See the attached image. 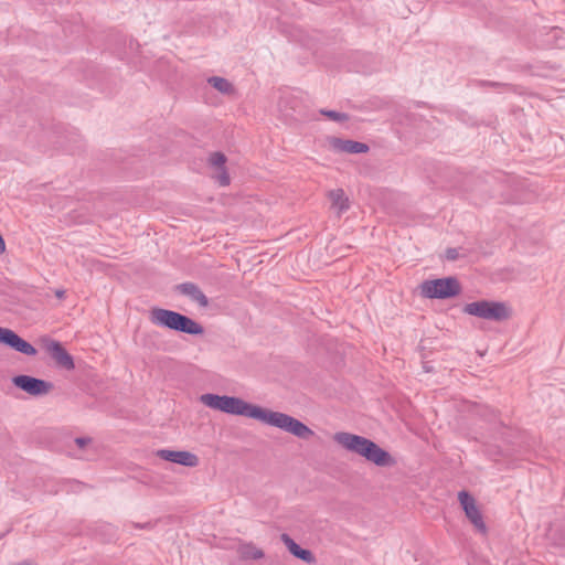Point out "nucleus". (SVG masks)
Wrapping results in <instances>:
<instances>
[{
  "instance_id": "f257e3e1",
  "label": "nucleus",
  "mask_w": 565,
  "mask_h": 565,
  "mask_svg": "<svg viewBox=\"0 0 565 565\" xmlns=\"http://www.w3.org/2000/svg\"><path fill=\"white\" fill-rule=\"evenodd\" d=\"M199 399L203 405L212 409L257 419L301 439H309L315 435L312 429L297 418L248 403L239 397L206 393L202 394Z\"/></svg>"
},
{
  "instance_id": "f03ea898",
  "label": "nucleus",
  "mask_w": 565,
  "mask_h": 565,
  "mask_svg": "<svg viewBox=\"0 0 565 565\" xmlns=\"http://www.w3.org/2000/svg\"><path fill=\"white\" fill-rule=\"evenodd\" d=\"M333 440L345 450L364 457L367 461L379 467H391L395 465V459L390 452L363 436L339 431L333 435Z\"/></svg>"
},
{
  "instance_id": "7ed1b4c3",
  "label": "nucleus",
  "mask_w": 565,
  "mask_h": 565,
  "mask_svg": "<svg viewBox=\"0 0 565 565\" xmlns=\"http://www.w3.org/2000/svg\"><path fill=\"white\" fill-rule=\"evenodd\" d=\"M149 320L154 326L164 327L191 335H201L204 333V328L200 323L188 316L169 309L159 307L152 308L149 312Z\"/></svg>"
},
{
  "instance_id": "20e7f679",
  "label": "nucleus",
  "mask_w": 565,
  "mask_h": 565,
  "mask_svg": "<svg viewBox=\"0 0 565 565\" xmlns=\"http://www.w3.org/2000/svg\"><path fill=\"white\" fill-rule=\"evenodd\" d=\"M463 312L498 322L508 320L511 317V310L505 303L488 300L467 303L463 308Z\"/></svg>"
},
{
  "instance_id": "39448f33",
  "label": "nucleus",
  "mask_w": 565,
  "mask_h": 565,
  "mask_svg": "<svg viewBox=\"0 0 565 565\" xmlns=\"http://www.w3.org/2000/svg\"><path fill=\"white\" fill-rule=\"evenodd\" d=\"M460 290V285L455 277L426 280L420 285V292L426 298H451L459 295Z\"/></svg>"
},
{
  "instance_id": "423d86ee",
  "label": "nucleus",
  "mask_w": 565,
  "mask_h": 565,
  "mask_svg": "<svg viewBox=\"0 0 565 565\" xmlns=\"http://www.w3.org/2000/svg\"><path fill=\"white\" fill-rule=\"evenodd\" d=\"M12 383L20 390L32 396H43L49 394L54 385L51 382L40 380L30 375H18L12 379Z\"/></svg>"
},
{
  "instance_id": "0eeeda50",
  "label": "nucleus",
  "mask_w": 565,
  "mask_h": 565,
  "mask_svg": "<svg viewBox=\"0 0 565 565\" xmlns=\"http://www.w3.org/2000/svg\"><path fill=\"white\" fill-rule=\"evenodd\" d=\"M458 500L467 519L471 522L475 529L480 533H486L487 526L483 522V518L477 505L476 499L467 491H460L458 493Z\"/></svg>"
},
{
  "instance_id": "6e6552de",
  "label": "nucleus",
  "mask_w": 565,
  "mask_h": 565,
  "mask_svg": "<svg viewBox=\"0 0 565 565\" xmlns=\"http://www.w3.org/2000/svg\"><path fill=\"white\" fill-rule=\"evenodd\" d=\"M0 343L6 344L25 355L33 356L38 353L36 349L31 343L26 342L14 331L8 328L0 327Z\"/></svg>"
},
{
  "instance_id": "1a4fd4ad",
  "label": "nucleus",
  "mask_w": 565,
  "mask_h": 565,
  "mask_svg": "<svg viewBox=\"0 0 565 565\" xmlns=\"http://www.w3.org/2000/svg\"><path fill=\"white\" fill-rule=\"evenodd\" d=\"M44 349L54 360L57 366L68 371L75 367L73 358L60 342L55 340H46L44 342Z\"/></svg>"
},
{
  "instance_id": "9d476101",
  "label": "nucleus",
  "mask_w": 565,
  "mask_h": 565,
  "mask_svg": "<svg viewBox=\"0 0 565 565\" xmlns=\"http://www.w3.org/2000/svg\"><path fill=\"white\" fill-rule=\"evenodd\" d=\"M156 455L162 460L178 463L184 467L193 468L199 465L198 456L186 450L160 449L156 452Z\"/></svg>"
},
{
  "instance_id": "9b49d317",
  "label": "nucleus",
  "mask_w": 565,
  "mask_h": 565,
  "mask_svg": "<svg viewBox=\"0 0 565 565\" xmlns=\"http://www.w3.org/2000/svg\"><path fill=\"white\" fill-rule=\"evenodd\" d=\"M329 143L332 149L347 152V153H365L369 151V146L366 143L354 141V140H344L337 137H331L329 139Z\"/></svg>"
},
{
  "instance_id": "f8f14e48",
  "label": "nucleus",
  "mask_w": 565,
  "mask_h": 565,
  "mask_svg": "<svg viewBox=\"0 0 565 565\" xmlns=\"http://www.w3.org/2000/svg\"><path fill=\"white\" fill-rule=\"evenodd\" d=\"M282 543L286 545L288 551L297 558L312 564L316 562V557L311 551L301 548L288 534L284 533L280 536Z\"/></svg>"
},
{
  "instance_id": "ddd939ff",
  "label": "nucleus",
  "mask_w": 565,
  "mask_h": 565,
  "mask_svg": "<svg viewBox=\"0 0 565 565\" xmlns=\"http://www.w3.org/2000/svg\"><path fill=\"white\" fill-rule=\"evenodd\" d=\"M177 290L198 302L201 307L209 306V299L200 289V287L193 282H184L177 286Z\"/></svg>"
},
{
  "instance_id": "4468645a",
  "label": "nucleus",
  "mask_w": 565,
  "mask_h": 565,
  "mask_svg": "<svg viewBox=\"0 0 565 565\" xmlns=\"http://www.w3.org/2000/svg\"><path fill=\"white\" fill-rule=\"evenodd\" d=\"M328 198L331 201V209L335 210L338 217L350 209V200L342 189L329 191Z\"/></svg>"
},
{
  "instance_id": "2eb2a0df",
  "label": "nucleus",
  "mask_w": 565,
  "mask_h": 565,
  "mask_svg": "<svg viewBox=\"0 0 565 565\" xmlns=\"http://www.w3.org/2000/svg\"><path fill=\"white\" fill-rule=\"evenodd\" d=\"M237 553L242 559H260L264 557L263 550L258 548L253 543L241 544L237 548Z\"/></svg>"
},
{
  "instance_id": "dca6fc26",
  "label": "nucleus",
  "mask_w": 565,
  "mask_h": 565,
  "mask_svg": "<svg viewBox=\"0 0 565 565\" xmlns=\"http://www.w3.org/2000/svg\"><path fill=\"white\" fill-rule=\"evenodd\" d=\"M207 83L213 86L216 90L225 95H233L235 89L232 83H230L226 78L212 76L207 79Z\"/></svg>"
},
{
  "instance_id": "f3484780",
  "label": "nucleus",
  "mask_w": 565,
  "mask_h": 565,
  "mask_svg": "<svg viewBox=\"0 0 565 565\" xmlns=\"http://www.w3.org/2000/svg\"><path fill=\"white\" fill-rule=\"evenodd\" d=\"M548 45L555 46V47H563L565 45V36L564 32L558 29L554 28L548 33V39L546 40Z\"/></svg>"
},
{
  "instance_id": "a211bd4d",
  "label": "nucleus",
  "mask_w": 565,
  "mask_h": 565,
  "mask_svg": "<svg viewBox=\"0 0 565 565\" xmlns=\"http://www.w3.org/2000/svg\"><path fill=\"white\" fill-rule=\"evenodd\" d=\"M226 161V156L220 151L212 152L209 157V164L215 170L225 168Z\"/></svg>"
},
{
  "instance_id": "6ab92c4d",
  "label": "nucleus",
  "mask_w": 565,
  "mask_h": 565,
  "mask_svg": "<svg viewBox=\"0 0 565 565\" xmlns=\"http://www.w3.org/2000/svg\"><path fill=\"white\" fill-rule=\"evenodd\" d=\"M212 178L214 180H216L217 183L221 186H226L231 182V178L228 175V172H227L226 168H222L220 170H215V172L213 173Z\"/></svg>"
},
{
  "instance_id": "aec40b11",
  "label": "nucleus",
  "mask_w": 565,
  "mask_h": 565,
  "mask_svg": "<svg viewBox=\"0 0 565 565\" xmlns=\"http://www.w3.org/2000/svg\"><path fill=\"white\" fill-rule=\"evenodd\" d=\"M320 114L326 116L328 119H330L332 121L341 122V121L348 120V115L344 114V113H338V111H334V110L321 109Z\"/></svg>"
},
{
  "instance_id": "412c9836",
  "label": "nucleus",
  "mask_w": 565,
  "mask_h": 565,
  "mask_svg": "<svg viewBox=\"0 0 565 565\" xmlns=\"http://www.w3.org/2000/svg\"><path fill=\"white\" fill-rule=\"evenodd\" d=\"M458 256H459V253L456 248H449L446 252V257L449 260H456L458 258Z\"/></svg>"
},
{
  "instance_id": "4be33fe9",
  "label": "nucleus",
  "mask_w": 565,
  "mask_h": 565,
  "mask_svg": "<svg viewBox=\"0 0 565 565\" xmlns=\"http://www.w3.org/2000/svg\"><path fill=\"white\" fill-rule=\"evenodd\" d=\"M90 443V439L89 438H83V437H79V438H76L75 439V444L79 447V448H84L86 445H88Z\"/></svg>"
},
{
  "instance_id": "5701e85b",
  "label": "nucleus",
  "mask_w": 565,
  "mask_h": 565,
  "mask_svg": "<svg viewBox=\"0 0 565 565\" xmlns=\"http://www.w3.org/2000/svg\"><path fill=\"white\" fill-rule=\"evenodd\" d=\"M4 252H6V243H4L2 235L0 234V255L3 254Z\"/></svg>"
},
{
  "instance_id": "b1692460",
  "label": "nucleus",
  "mask_w": 565,
  "mask_h": 565,
  "mask_svg": "<svg viewBox=\"0 0 565 565\" xmlns=\"http://www.w3.org/2000/svg\"><path fill=\"white\" fill-rule=\"evenodd\" d=\"M55 296L58 298V299H63L65 297V290L63 289H57L55 290Z\"/></svg>"
}]
</instances>
